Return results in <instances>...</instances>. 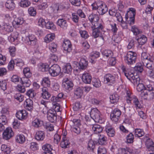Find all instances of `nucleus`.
<instances>
[{"instance_id": "obj_1", "label": "nucleus", "mask_w": 154, "mask_h": 154, "mask_svg": "<svg viewBox=\"0 0 154 154\" xmlns=\"http://www.w3.org/2000/svg\"><path fill=\"white\" fill-rule=\"evenodd\" d=\"M137 54L132 51H128L124 57V60L125 63L129 65H132L136 63Z\"/></svg>"}, {"instance_id": "obj_2", "label": "nucleus", "mask_w": 154, "mask_h": 154, "mask_svg": "<svg viewBox=\"0 0 154 154\" xmlns=\"http://www.w3.org/2000/svg\"><path fill=\"white\" fill-rule=\"evenodd\" d=\"M129 10L126 14L125 18L127 21L128 23L130 25L134 24V23L135 17L136 15V10L134 8H130Z\"/></svg>"}, {"instance_id": "obj_3", "label": "nucleus", "mask_w": 154, "mask_h": 154, "mask_svg": "<svg viewBox=\"0 0 154 154\" xmlns=\"http://www.w3.org/2000/svg\"><path fill=\"white\" fill-rule=\"evenodd\" d=\"M100 112L96 108H93L91 109L90 112V116L94 120L97 122L102 123L104 122L100 116Z\"/></svg>"}, {"instance_id": "obj_4", "label": "nucleus", "mask_w": 154, "mask_h": 154, "mask_svg": "<svg viewBox=\"0 0 154 154\" xmlns=\"http://www.w3.org/2000/svg\"><path fill=\"white\" fill-rule=\"evenodd\" d=\"M68 16L66 14L61 15V18H59L56 22L57 25L63 29H66L68 26L67 21L69 20Z\"/></svg>"}, {"instance_id": "obj_5", "label": "nucleus", "mask_w": 154, "mask_h": 154, "mask_svg": "<svg viewBox=\"0 0 154 154\" xmlns=\"http://www.w3.org/2000/svg\"><path fill=\"white\" fill-rule=\"evenodd\" d=\"M100 27L94 26V29L93 30L92 36L94 38H96L99 37L103 40H104V38L105 36L103 35L102 34V33L101 32V31H103V25L101 26L100 25Z\"/></svg>"}, {"instance_id": "obj_6", "label": "nucleus", "mask_w": 154, "mask_h": 154, "mask_svg": "<svg viewBox=\"0 0 154 154\" xmlns=\"http://www.w3.org/2000/svg\"><path fill=\"white\" fill-rule=\"evenodd\" d=\"M88 19L94 26L100 27V25H103L102 23H99V17L97 14H91L88 17Z\"/></svg>"}, {"instance_id": "obj_7", "label": "nucleus", "mask_w": 154, "mask_h": 154, "mask_svg": "<svg viewBox=\"0 0 154 154\" xmlns=\"http://www.w3.org/2000/svg\"><path fill=\"white\" fill-rule=\"evenodd\" d=\"M141 94L144 99L148 100H152L154 98V91L152 90V87L151 89L149 88L146 90L142 92Z\"/></svg>"}, {"instance_id": "obj_8", "label": "nucleus", "mask_w": 154, "mask_h": 154, "mask_svg": "<svg viewBox=\"0 0 154 154\" xmlns=\"http://www.w3.org/2000/svg\"><path fill=\"white\" fill-rule=\"evenodd\" d=\"M61 71V68L59 65L54 64L49 68V72L51 76L55 77L60 74Z\"/></svg>"}, {"instance_id": "obj_9", "label": "nucleus", "mask_w": 154, "mask_h": 154, "mask_svg": "<svg viewBox=\"0 0 154 154\" xmlns=\"http://www.w3.org/2000/svg\"><path fill=\"white\" fill-rule=\"evenodd\" d=\"M63 87L66 90H70L72 89L73 84L68 78H64L62 81Z\"/></svg>"}, {"instance_id": "obj_10", "label": "nucleus", "mask_w": 154, "mask_h": 154, "mask_svg": "<svg viewBox=\"0 0 154 154\" xmlns=\"http://www.w3.org/2000/svg\"><path fill=\"white\" fill-rule=\"evenodd\" d=\"M24 42L27 45L34 46L37 44V39L35 35H31L26 37Z\"/></svg>"}, {"instance_id": "obj_11", "label": "nucleus", "mask_w": 154, "mask_h": 154, "mask_svg": "<svg viewBox=\"0 0 154 154\" xmlns=\"http://www.w3.org/2000/svg\"><path fill=\"white\" fill-rule=\"evenodd\" d=\"M47 118L48 120L52 123L55 122L57 120V113L53 109H50L47 111Z\"/></svg>"}, {"instance_id": "obj_12", "label": "nucleus", "mask_w": 154, "mask_h": 154, "mask_svg": "<svg viewBox=\"0 0 154 154\" xmlns=\"http://www.w3.org/2000/svg\"><path fill=\"white\" fill-rule=\"evenodd\" d=\"M121 114V111L117 108L115 109L112 111L110 115L111 119L115 122H117Z\"/></svg>"}, {"instance_id": "obj_13", "label": "nucleus", "mask_w": 154, "mask_h": 154, "mask_svg": "<svg viewBox=\"0 0 154 154\" xmlns=\"http://www.w3.org/2000/svg\"><path fill=\"white\" fill-rule=\"evenodd\" d=\"M14 135V133L12 128L8 127L4 131L3 133V138L6 140H8L10 139Z\"/></svg>"}, {"instance_id": "obj_14", "label": "nucleus", "mask_w": 154, "mask_h": 154, "mask_svg": "<svg viewBox=\"0 0 154 154\" xmlns=\"http://www.w3.org/2000/svg\"><path fill=\"white\" fill-rule=\"evenodd\" d=\"M62 48L66 53H70L72 50V45L69 40L65 39L63 41Z\"/></svg>"}, {"instance_id": "obj_15", "label": "nucleus", "mask_w": 154, "mask_h": 154, "mask_svg": "<svg viewBox=\"0 0 154 154\" xmlns=\"http://www.w3.org/2000/svg\"><path fill=\"white\" fill-rule=\"evenodd\" d=\"M53 12L57 13L59 11L66 9V7L63 4L59 3H55L53 4L51 6Z\"/></svg>"}, {"instance_id": "obj_16", "label": "nucleus", "mask_w": 154, "mask_h": 154, "mask_svg": "<svg viewBox=\"0 0 154 154\" xmlns=\"http://www.w3.org/2000/svg\"><path fill=\"white\" fill-rule=\"evenodd\" d=\"M112 22L109 20L106 21V29L109 30H111L113 32L114 34H116L118 30L116 27V25Z\"/></svg>"}, {"instance_id": "obj_17", "label": "nucleus", "mask_w": 154, "mask_h": 154, "mask_svg": "<svg viewBox=\"0 0 154 154\" xmlns=\"http://www.w3.org/2000/svg\"><path fill=\"white\" fill-rule=\"evenodd\" d=\"M73 122L75 125L77 126L72 128H71L72 131L74 132L77 134H79L81 133L80 128L79 127V126L81 125L80 120L74 119L73 120Z\"/></svg>"}, {"instance_id": "obj_18", "label": "nucleus", "mask_w": 154, "mask_h": 154, "mask_svg": "<svg viewBox=\"0 0 154 154\" xmlns=\"http://www.w3.org/2000/svg\"><path fill=\"white\" fill-rule=\"evenodd\" d=\"M133 104L136 109H140L142 107L140 102L136 96L133 95L130 100V103Z\"/></svg>"}, {"instance_id": "obj_19", "label": "nucleus", "mask_w": 154, "mask_h": 154, "mask_svg": "<svg viewBox=\"0 0 154 154\" xmlns=\"http://www.w3.org/2000/svg\"><path fill=\"white\" fill-rule=\"evenodd\" d=\"M70 143L69 139L66 137H62V140L61 142L60 146L63 149L68 148L70 146Z\"/></svg>"}, {"instance_id": "obj_20", "label": "nucleus", "mask_w": 154, "mask_h": 154, "mask_svg": "<svg viewBox=\"0 0 154 154\" xmlns=\"http://www.w3.org/2000/svg\"><path fill=\"white\" fill-rule=\"evenodd\" d=\"M88 64V62L86 58L82 57L79 62V68L80 69L84 70L87 68Z\"/></svg>"}, {"instance_id": "obj_21", "label": "nucleus", "mask_w": 154, "mask_h": 154, "mask_svg": "<svg viewBox=\"0 0 154 154\" xmlns=\"http://www.w3.org/2000/svg\"><path fill=\"white\" fill-rule=\"evenodd\" d=\"M28 114L25 110H22L19 111L17 112L16 116L19 120L25 119L27 118Z\"/></svg>"}, {"instance_id": "obj_22", "label": "nucleus", "mask_w": 154, "mask_h": 154, "mask_svg": "<svg viewBox=\"0 0 154 154\" xmlns=\"http://www.w3.org/2000/svg\"><path fill=\"white\" fill-rule=\"evenodd\" d=\"M92 77L90 73L85 72L82 74V80L83 82L86 84H90L91 83Z\"/></svg>"}, {"instance_id": "obj_23", "label": "nucleus", "mask_w": 154, "mask_h": 154, "mask_svg": "<svg viewBox=\"0 0 154 154\" xmlns=\"http://www.w3.org/2000/svg\"><path fill=\"white\" fill-rule=\"evenodd\" d=\"M24 106L25 109L31 111L33 109V101L30 99H27L24 103Z\"/></svg>"}, {"instance_id": "obj_24", "label": "nucleus", "mask_w": 154, "mask_h": 154, "mask_svg": "<svg viewBox=\"0 0 154 154\" xmlns=\"http://www.w3.org/2000/svg\"><path fill=\"white\" fill-rule=\"evenodd\" d=\"M48 89L46 87H43L42 88V92L41 93L42 97L46 100H48L51 97V95L48 91Z\"/></svg>"}, {"instance_id": "obj_25", "label": "nucleus", "mask_w": 154, "mask_h": 154, "mask_svg": "<svg viewBox=\"0 0 154 154\" xmlns=\"http://www.w3.org/2000/svg\"><path fill=\"white\" fill-rule=\"evenodd\" d=\"M145 144L149 151H154V143L152 139H147L146 141Z\"/></svg>"}, {"instance_id": "obj_26", "label": "nucleus", "mask_w": 154, "mask_h": 154, "mask_svg": "<svg viewBox=\"0 0 154 154\" xmlns=\"http://www.w3.org/2000/svg\"><path fill=\"white\" fill-rule=\"evenodd\" d=\"M137 40L139 44L138 46L141 47V46L146 43L147 40V37L144 35H140L138 37Z\"/></svg>"}, {"instance_id": "obj_27", "label": "nucleus", "mask_w": 154, "mask_h": 154, "mask_svg": "<svg viewBox=\"0 0 154 154\" xmlns=\"http://www.w3.org/2000/svg\"><path fill=\"white\" fill-rule=\"evenodd\" d=\"M45 137V133L43 131H37L36 133L35 138L36 140L38 141L43 140Z\"/></svg>"}, {"instance_id": "obj_28", "label": "nucleus", "mask_w": 154, "mask_h": 154, "mask_svg": "<svg viewBox=\"0 0 154 154\" xmlns=\"http://www.w3.org/2000/svg\"><path fill=\"white\" fill-rule=\"evenodd\" d=\"M38 69L42 72L49 71V65L47 63H40L38 65Z\"/></svg>"}, {"instance_id": "obj_29", "label": "nucleus", "mask_w": 154, "mask_h": 154, "mask_svg": "<svg viewBox=\"0 0 154 154\" xmlns=\"http://www.w3.org/2000/svg\"><path fill=\"white\" fill-rule=\"evenodd\" d=\"M2 29L6 33L10 32L13 31V27L9 23H5L2 26Z\"/></svg>"}, {"instance_id": "obj_30", "label": "nucleus", "mask_w": 154, "mask_h": 154, "mask_svg": "<svg viewBox=\"0 0 154 154\" xmlns=\"http://www.w3.org/2000/svg\"><path fill=\"white\" fill-rule=\"evenodd\" d=\"M42 149L44 151L45 154H53L51 152L52 147L51 144H46L42 146Z\"/></svg>"}, {"instance_id": "obj_31", "label": "nucleus", "mask_w": 154, "mask_h": 154, "mask_svg": "<svg viewBox=\"0 0 154 154\" xmlns=\"http://www.w3.org/2000/svg\"><path fill=\"white\" fill-rule=\"evenodd\" d=\"M148 61L146 63V66L150 69H154V56L149 57Z\"/></svg>"}, {"instance_id": "obj_32", "label": "nucleus", "mask_w": 154, "mask_h": 154, "mask_svg": "<svg viewBox=\"0 0 154 154\" xmlns=\"http://www.w3.org/2000/svg\"><path fill=\"white\" fill-rule=\"evenodd\" d=\"M32 125L35 128H38L43 125V122L39 119L35 118L32 121Z\"/></svg>"}, {"instance_id": "obj_33", "label": "nucleus", "mask_w": 154, "mask_h": 154, "mask_svg": "<svg viewBox=\"0 0 154 154\" xmlns=\"http://www.w3.org/2000/svg\"><path fill=\"white\" fill-rule=\"evenodd\" d=\"M106 84L108 85H112L115 82V78L110 74H106Z\"/></svg>"}, {"instance_id": "obj_34", "label": "nucleus", "mask_w": 154, "mask_h": 154, "mask_svg": "<svg viewBox=\"0 0 154 154\" xmlns=\"http://www.w3.org/2000/svg\"><path fill=\"white\" fill-rule=\"evenodd\" d=\"M97 143V141H94L92 140H90L88 143V149L91 152H94V150L95 148V144Z\"/></svg>"}, {"instance_id": "obj_35", "label": "nucleus", "mask_w": 154, "mask_h": 154, "mask_svg": "<svg viewBox=\"0 0 154 154\" xmlns=\"http://www.w3.org/2000/svg\"><path fill=\"white\" fill-rule=\"evenodd\" d=\"M55 37V34L54 33H51L47 34L45 36L44 40L45 42L47 43H49L52 41Z\"/></svg>"}, {"instance_id": "obj_36", "label": "nucleus", "mask_w": 154, "mask_h": 154, "mask_svg": "<svg viewBox=\"0 0 154 154\" xmlns=\"http://www.w3.org/2000/svg\"><path fill=\"white\" fill-rule=\"evenodd\" d=\"M20 80L22 85L25 87H29L31 85V82L28 78L24 77L21 78Z\"/></svg>"}, {"instance_id": "obj_37", "label": "nucleus", "mask_w": 154, "mask_h": 154, "mask_svg": "<svg viewBox=\"0 0 154 154\" xmlns=\"http://www.w3.org/2000/svg\"><path fill=\"white\" fill-rule=\"evenodd\" d=\"M6 7L11 10H12L15 8V4L13 0H8L5 4Z\"/></svg>"}, {"instance_id": "obj_38", "label": "nucleus", "mask_w": 154, "mask_h": 154, "mask_svg": "<svg viewBox=\"0 0 154 154\" xmlns=\"http://www.w3.org/2000/svg\"><path fill=\"white\" fill-rule=\"evenodd\" d=\"M106 5L103 2H101V4L100 7H99V8L97 11L98 13L101 15H103L106 13Z\"/></svg>"}, {"instance_id": "obj_39", "label": "nucleus", "mask_w": 154, "mask_h": 154, "mask_svg": "<svg viewBox=\"0 0 154 154\" xmlns=\"http://www.w3.org/2000/svg\"><path fill=\"white\" fill-rule=\"evenodd\" d=\"M119 95L116 94L114 93L112 95H110L109 99L110 101L112 103H116L119 101Z\"/></svg>"}, {"instance_id": "obj_40", "label": "nucleus", "mask_w": 154, "mask_h": 154, "mask_svg": "<svg viewBox=\"0 0 154 154\" xmlns=\"http://www.w3.org/2000/svg\"><path fill=\"white\" fill-rule=\"evenodd\" d=\"M72 68L69 63H66L63 66V71L65 73L70 74L72 72Z\"/></svg>"}, {"instance_id": "obj_41", "label": "nucleus", "mask_w": 154, "mask_h": 154, "mask_svg": "<svg viewBox=\"0 0 154 154\" xmlns=\"http://www.w3.org/2000/svg\"><path fill=\"white\" fill-rule=\"evenodd\" d=\"M92 129L95 134L99 133L103 130V128L101 126L95 124L92 125Z\"/></svg>"}, {"instance_id": "obj_42", "label": "nucleus", "mask_w": 154, "mask_h": 154, "mask_svg": "<svg viewBox=\"0 0 154 154\" xmlns=\"http://www.w3.org/2000/svg\"><path fill=\"white\" fill-rule=\"evenodd\" d=\"M109 126H108L106 127V133L107 135L109 137H113L115 135V131L114 129L110 125Z\"/></svg>"}, {"instance_id": "obj_43", "label": "nucleus", "mask_w": 154, "mask_h": 154, "mask_svg": "<svg viewBox=\"0 0 154 154\" xmlns=\"http://www.w3.org/2000/svg\"><path fill=\"white\" fill-rule=\"evenodd\" d=\"M42 85L43 87H49L50 86V81L48 77H45L43 79Z\"/></svg>"}, {"instance_id": "obj_44", "label": "nucleus", "mask_w": 154, "mask_h": 154, "mask_svg": "<svg viewBox=\"0 0 154 154\" xmlns=\"http://www.w3.org/2000/svg\"><path fill=\"white\" fill-rule=\"evenodd\" d=\"M1 149L2 151L5 153V154H9L11 151L10 148L5 144H2L1 146Z\"/></svg>"}, {"instance_id": "obj_45", "label": "nucleus", "mask_w": 154, "mask_h": 154, "mask_svg": "<svg viewBox=\"0 0 154 154\" xmlns=\"http://www.w3.org/2000/svg\"><path fill=\"white\" fill-rule=\"evenodd\" d=\"M135 136L138 137H141L144 134L143 130L139 128H136L134 131Z\"/></svg>"}, {"instance_id": "obj_46", "label": "nucleus", "mask_w": 154, "mask_h": 154, "mask_svg": "<svg viewBox=\"0 0 154 154\" xmlns=\"http://www.w3.org/2000/svg\"><path fill=\"white\" fill-rule=\"evenodd\" d=\"M16 141L20 143H24L25 141V136L23 134H18L16 137Z\"/></svg>"}, {"instance_id": "obj_47", "label": "nucleus", "mask_w": 154, "mask_h": 154, "mask_svg": "<svg viewBox=\"0 0 154 154\" xmlns=\"http://www.w3.org/2000/svg\"><path fill=\"white\" fill-rule=\"evenodd\" d=\"M46 28L48 29L55 30L56 29V26L51 21H48L46 23L45 26Z\"/></svg>"}, {"instance_id": "obj_48", "label": "nucleus", "mask_w": 154, "mask_h": 154, "mask_svg": "<svg viewBox=\"0 0 154 154\" xmlns=\"http://www.w3.org/2000/svg\"><path fill=\"white\" fill-rule=\"evenodd\" d=\"M149 88H146L142 83H138L137 86V89L138 91L141 92V93L142 92L145 91V90H146Z\"/></svg>"}, {"instance_id": "obj_49", "label": "nucleus", "mask_w": 154, "mask_h": 154, "mask_svg": "<svg viewBox=\"0 0 154 154\" xmlns=\"http://www.w3.org/2000/svg\"><path fill=\"white\" fill-rule=\"evenodd\" d=\"M24 20L23 18L19 17L14 19L13 23L17 25H21L24 22Z\"/></svg>"}, {"instance_id": "obj_50", "label": "nucleus", "mask_w": 154, "mask_h": 154, "mask_svg": "<svg viewBox=\"0 0 154 154\" xmlns=\"http://www.w3.org/2000/svg\"><path fill=\"white\" fill-rule=\"evenodd\" d=\"M31 5L30 2L28 0H21L20 2V5L23 8L28 7Z\"/></svg>"}, {"instance_id": "obj_51", "label": "nucleus", "mask_w": 154, "mask_h": 154, "mask_svg": "<svg viewBox=\"0 0 154 154\" xmlns=\"http://www.w3.org/2000/svg\"><path fill=\"white\" fill-rule=\"evenodd\" d=\"M8 49L10 55L12 57H15L16 54V48L14 46H10Z\"/></svg>"}, {"instance_id": "obj_52", "label": "nucleus", "mask_w": 154, "mask_h": 154, "mask_svg": "<svg viewBox=\"0 0 154 154\" xmlns=\"http://www.w3.org/2000/svg\"><path fill=\"white\" fill-rule=\"evenodd\" d=\"M121 68L122 70V72H124L125 75L126 77L127 76V75H129V73L131 72L130 69L126 68V66L123 64L121 65Z\"/></svg>"}, {"instance_id": "obj_53", "label": "nucleus", "mask_w": 154, "mask_h": 154, "mask_svg": "<svg viewBox=\"0 0 154 154\" xmlns=\"http://www.w3.org/2000/svg\"><path fill=\"white\" fill-rule=\"evenodd\" d=\"M82 93V90L80 87L76 88L74 91V95L77 98H80Z\"/></svg>"}, {"instance_id": "obj_54", "label": "nucleus", "mask_w": 154, "mask_h": 154, "mask_svg": "<svg viewBox=\"0 0 154 154\" xmlns=\"http://www.w3.org/2000/svg\"><path fill=\"white\" fill-rule=\"evenodd\" d=\"M57 45L54 42L50 43L49 45V50L53 53H54L57 50Z\"/></svg>"}, {"instance_id": "obj_55", "label": "nucleus", "mask_w": 154, "mask_h": 154, "mask_svg": "<svg viewBox=\"0 0 154 154\" xmlns=\"http://www.w3.org/2000/svg\"><path fill=\"white\" fill-rule=\"evenodd\" d=\"M14 61L16 66L21 67L24 65V61L20 58L16 59Z\"/></svg>"}, {"instance_id": "obj_56", "label": "nucleus", "mask_w": 154, "mask_h": 154, "mask_svg": "<svg viewBox=\"0 0 154 154\" xmlns=\"http://www.w3.org/2000/svg\"><path fill=\"white\" fill-rule=\"evenodd\" d=\"M92 84L96 88H99L101 85V82L100 80L95 78L93 79Z\"/></svg>"}, {"instance_id": "obj_57", "label": "nucleus", "mask_w": 154, "mask_h": 154, "mask_svg": "<svg viewBox=\"0 0 154 154\" xmlns=\"http://www.w3.org/2000/svg\"><path fill=\"white\" fill-rule=\"evenodd\" d=\"M134 69L136 71H137L140 73L142 72L143 70V66L141 63H137L134 67Z\"/></svg>"}, {"instance_id": "obj_58", "label": "nucleus", "mask_w": 154, "mask_h": 154, "mask_svg": "<svg viewBox=\"0 0 154 154\" xmlns=\"http://www.w3.org/2000/svg\"><path fill=\"white\" fill-rule=\"evenodd\" d=\"M107 66H114L116 63V60L115 57H112L109 58L108 60Z\"/></svg>"}, {"instance_id": "obj_59", "label": "nucleus", "mask_w": 154, "mask_h": 154, "mask_svg": "<svg viewBox=\"0 0 154 154\" xmlns=\"http://www.w3.org/2000/svg\"><path fill=\"white\" fill-rule=\"evenodd\" d=\"M79 32L81 37L83 38L86 39L89 37L88 33L86 31L80 30Z\"/></svg>"}, {"instance_id": "obj_60", "label": "nucleus", "mask_w": 154, "mask_h": 154, "mask_svg": "<svg viewBox=\"0 0 154 154\" xmlns=\"http://www.w3.org/2000/svg\"><path fill=\"white\" fill-rule=\"evenodd\" d=\"M131 31L133 32L134 35H136L141 34L142 32V31H140L135 26H132Z\"/></svg>"}, {"instance_id": "obj_61", "label": "nucleus", "mask_w": 154, "mask_h": 154, "mask_svg": "<svg viewBox=\"0 0 154 154\" xmlns=\"http://www.w3.org/2000/svg\"><path fill=\"white\" fill-rule=\"evenodd\" d=\"M28 12L29 15L32 16H35L36 14L35 9L33 7H30L28 9Z\"/></svg>"}, {"instance_id": "obj_62", "label": "nucleus", "mask_w": 154, "mask_h": 154, "mask_svg": "<svg viewBox=\"0 0 154 154\" xmlns=\"http://www.w3.org/2000/svg\"><path fill=\"white\" fill-rule=\"evenodd\" d=\"M14 97L15 99L19 102H22L24 100L23 96L20 93H17Z\"/></svg>"}, {"instance_id": "obj_63", "label": "nucleus", "mask_w": 154, "mask_h": 154, "mask_svg": "<svg viewBox=\"0 0 154 154\" xmlns=\"http://www.w3.org/2000/svg\"><path fill=\"white\" fill-rule=\"evenodd\" d=\"M7 85V82L5 80L0 81V88L3 91L6 89Z\"/></svg>"}, {"instance_id": "obj_64", "label": "nucleus", "mask_w": 154, "mask_h": 154, "mask_svg": "<svg viewBox=\"0 0 154 154\" xmlns=\"http://www.w3.org/2000/svg\"><path fill=\"white\" fill-rule=\"evenodd\" d=\"M72 21L76 23H78L79 19V16L75 13H72Z\"/></svg>"}]
</instances>
